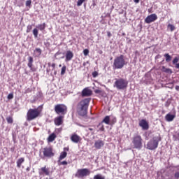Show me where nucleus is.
Here are the masks:
<instances>
[{
  "instance_id": "1",
  "label": "nucleus",
  "mask_w": 179,
  "mask_h": 179,
  "mask_svg": "<svg viewBox=\"0 0 179 179\" xmlns=\"http://www.w3.org/2000/svg\"><path fill=\"white\" fill-rule=\"evenodd\" d=\"M90 98H86L81 100L77 105V113L81 117H86L87 115V108L90 103Z\"/></svg>"
},
{
  "instance_id": "2",
  "label": "nucleus",
  "mask_w": 179,
  "mask_h": 179,
  "mask_svg": "<svg viewBox=\"0 0 179 179\" xmlns=\"http://www.w3.org/2000/svg\"><path fill=\"white\" fill-rule=\"evenodd\" d=\"M43 111V106H38L36 108H30L27 113V121H33L36 118H38Z\"/></svg>"
},
{
  "instance_id": "3",
  "label": "nucleus",
  "mask_w": 179,
  "mask_h": 179,
  "mask_svg": "<svg viewBox=\"0 0 179 179\" xmlns=\"http://www.w3.org/2000/svg\"><path fill=\"white\" fill-rule=\"evenodd\" d=\"M125 65H127L125 57L123 55H121L120 56H117L115 58L113 64V69H122Z\"/></svg>"
},
{
  "instance_id": "4",
  "label": "nucleus",
  "mask_w": 179,
  "mask_h": 179,
  "mask_svg": "<svg viewBox=\"0 0 179 179\" xmlns=\"http://www.w3.org/2000/svg\"><path fill=\"white\" fill-rule=\"evenodd\" d=\"M113 87H116L117 90H124L128 87V81L125 78L115 79Z\"/></svg>"
},
{
  "instance_id": "5",
  "label": "nucleus",
  "mask_w": 179,
  "mask_h": 179,
  "mask_svg": "<svg viewBox=\"0 0 179 179\" xmlns=\"http://www.w3.org/2000/svg\"><path fill=\"white\" fill-rule=\"evenodd\" d=\"M160 141H162L160 137H153L152 139L150 140V141L147 143V149L149 150H155V149H157Z\"/></svg>"
},
{
  "instance_id": "6",
  "label": "nucleus",
  "mask_w": 179,
  "mask_h": 179,
  "mask_svg": "<svg viewBox=\"0 0 179 179\" xmlns=\"http://www.w3.org/2000/svg\"><path fill=\"white\" fill-rule=\"evenodd\" d=\"M55 112L58 115L65 116L66 113H68V107L64 104H57L55 106Z\"/></svg>"
},
{
  "instance_id": "7",
  "label": "nucleus",
  "mask_w": 179,
  "mask_h": 179,
  "mask_svg": "<svg viewBox=\"0 0 179 179\" xmlns=\"http://www.w3.org/2000/svg\"><path fill=\"white\" fill-rule=\"evenodd\" d=\"M132 143L135 149H142V136L140 135L134 136Z\"/></svg>"
},
{
  "instance_id": "8",
  "label": "nucleus",
  "mask_w": 179,
  "mask_h": 179,
  "mask_svg": "<svg viewBox=\"0 0 179 179\" xmlns=\"http://www.w3.org/2000/svg\"><path fill=\"white\" fill-rule=\"evenodd\" d=\"M43 157H47L48 159H51V157H54L55 156V153L54 152V150L52 147H46L43 150Z\"/></svg>"
},
{
  "instance_id": "9",
  "label": "nucleus",
  "mask_w": 179,
  "mask_h": 179,
  "mask_svg": "<svg viewBox=\"0 0 179 179\" xmlns=\"http://www.w3.org/2000/svg\"><path fill=\"white\" fill-rule=\"evenodd\" d=\"M90 175V171L88 169H78L75 175L77 178H83V177H87Z\"/></svg>"
},
{
  "instance_id": "10",
  "label": "nucleus",
  "mask_w": 179,
  "mask_h": 179,
  "mask_svg": "<svg viewBox=\"0 0 179 179\" xmlns=\"http://www.w3.org/2000/svg\"><path fill=\"white\" fill-rule=\"evenodd\" d=\"M115 122H117V119L115 118L110 122V116H106L101 122L99 124V127H100L103 123L106 124V125H114Z\"/></svg>"
},
{
  "instance_id": "11",
  "label": "nucleus",
  "mask_w": 179,
  "mask_h": 179,
  "mask_svg": "<svg viewBox=\"0 0 179 179\" xmlns=\"http://www.w3.org/2000/svg\"><path fill=\"white\" fill-rule=\"evenodd\" d=\"M138 125L142 128L143 131H148L149 129V122L145 119L140 120Z\"/></svg>"
},
{
  "instance_id": "12",
  "label": "nucleus",
  "mask_w": 179,
  "mask_h": 179,
  "mask_svg": "<svg viewBox=\"0 0 179 179\" xmlns=\"http://www.w3.org/2000/svg\"><path fill=\"white\" fill-rule=\"evenodd\" d=\"M157 20V15L156 14H151L145 19V22L148 23V24L152 23V22H155Z\"/></svg>"
},
{
  "instance_id": "13",
  "label": "nucleus",
  "mask_w": 179,
  "mask_h": 179,
  "mask_svg": "<svg viewBox=\"0 0 179 179\" xmlns=\"http://www.w3.org/2000/svg\"><path fill=\"white\" fill-rule=\"evenodd\" d=\"M81 94L83 97H89L93 94V91L89 87H85L83 90Z\"/></svg>"
},
{
  "instance_id": "14",
  "label": "nucleus",
  "mask_w": 179,
  "mask_h": 179,
  "mask_svg": "<svg viewBox=\"0 0 179 179\" xmlns=\"http://www.w3.org/2000/svg\"><path fill=\"white\" fill-rule=\"evenodd\" d=\"M64 116H61V115L55 117L54 120L55 125H56V127H59L62 125L64 124Z\"/></svg>"
},
{
  "instance_id": "15",
  "label": "nucleus",
  "mask_w": 179,
  "mask_h": 179,
  "mask_svg": "<svg viewBox=\"0 0 179 179\" xmlns=\"http://www.w3.org/2000/svg\"><path fill=\"white\" fill-rule=\"evenodd\" d=\"M39 176H50V168L45 166L39 169Z\"/></svg>"
},
{
  "instance_id": "16",
  "label": "nucleus",
  "mask_w": 179,
  "mask_h": 179,
  "mask_svg": "<svg viewBox=\"0 0 179 179\" xmlns=\"http://www.w3.org/2000/svg\"><path fill=\"white\" fill-rule=\"evenodd\" d=\"M66 152H69V147H65L64 148V151L60 153V155L59 157V162H61V160H64L66 156H68V153Z\"/></svg>"
},
{
  "instance_id": "17",
  "label": "nucleus",
  "mask_w": 179,
  "mask_h": 179,
  "mask_svg": "<svg viewBox=\"0 0 179 179\" xmlns=\"http://www.w3.org/2000/svg\"><path fill=\"white\" fill-rule=\"evenodd\" d=\"M70 139H71V141L73 142V143H79V142H80V141H82V138H80V136H79L76 134H73L71 136Z\"/></svg>"
},
{
  "instance_id": "18",
  "label": "nucleus",
  "mask_w": 179,
  "mask_h": 179,
  "mask_svg": "<svg viewBox=\"0 0 179 179\" xmlns=\"http://www.w3.org/2000/svg\"><path fill=\"white\" fill-rule=\"evenodd\" d=\"M103 146H104V141L101 140H97L95 141L94 148H96V149H101Z\"/></svg>"
},
{
  "instance_id": "19",
  "label": "nucleus",
  "mask_w": 179,
  "mask_h": 179,
  "mask_svg": "<svg viewBox=\"0 0 179 179\" xmlns=\"http://www.w3.org/2000/svg\"><path fill=\"white\" fill-rule=\"evenodd\" d=\"M27 66H29V68H30V69L32 72H36V69L33 68V57H28Z\"/></svg>"
},
{
  "instance_id": "20",
  "label": "nucleus",
  "mask_w": 179,
  "mask_h": 179,
  "mask_svg": "<svg viewBox=\"0 0 179 179\" xmlns=\"http://www.w3.org/2000/svg\"><path fill=\"white\" fill-rule=\"evenodd\" d=\"M73 58V52L71 50H68L66 53V61H71Z\"/></svg>"
},
{
  "instance_id": "21",
  "label": "nucleus",
  "mask_w": 179,
  "mask_h": 179,
  "mask_svg": "<svg viewBox=\"0 0 179 179\" xmlns=\"http://www.w3.org/2000/svg\"><path fill=\"white\" fill-rule=\"evenodd\" d=\"M23 163H24V157H21V158L18 159L17 160V162H16L17 167L18 169H20V167H22V164H23Z\"/></svg>"
},
{
  "instance_id": "22",
  "label": "nucleus",
  "mask_w": 179,
  "mask_h": 179,
  "mask_svg": "<svg viewBox=\"0 0 179 179\" xmlns=\"http://www.w3.org/2000/svg\"><path fill=\"white\" fill-rule=\"evenodd\" d=\"M165 118L169 122H170L176 118V115L169 113L165 116Z\"/></svg>"
},
{
  "instance_id": "23",
  "label": "nucleus",
  "mask_w": 179,
  "mask_h": 179,
  "mask_svg": "<svg viewBox=\"0 0 179 179\" xmlns=\"http://www.w3.org/2000/svg\"><path fill=\"white\" fill-rule=\"evenodd\" d=\"M57 138V135L55 133L51 134L48 138V142H54L55 141V138Z\"/></svg>"
},
{
  "instance_id": "24",
  "label": "nucleus",
  "mask_w": 179,
  "mask_h": 179,
  "mask_svg": "<svg viewBox=\"0 0 179 179\" xmlns=\"http://www.w3.org/2000/svg\"><path fill=\"white\" fill-rule=\"evenodd\" d=\"M161 71L165 72V73H173V71L171 69H167L164 66H162Z\"/></svg>"
},
{
  "instance_id": "25",
  "label": "nucleus",
  "mask_w": 179,
  "mask_h": 179,
  "mask_svg": "<svg viewBox=\"0 0 179 179\" xmlns=\"http://www.w3.org/2000/svg\"><path fill=\"white\" fill-rule=\"evenodd\" d=\"M45 27H46L45 22H43V24H38L37 26V28L41 31H43V30H45Z\"/></svg>"
},
{
  "instance_id": "26",
  "label": "nucleus",
  "mask_w": 179,
  "mask_h": 179,
  "mask_svg": "<svg viewBox=\"0 0 179 179\" xmlns=\"http://www.w3.org/2000/svg\"><path fill=\"white\" fill-rule=\"evenodd\" d=\"M164 57L166 58V62H170L171 61L172 57L170 56L169 53H166Z\"/></svg>"
},
{
  "instance_id": "27",
  "label": "nucleus",
  "mask_w": 179,
  "mask_h": 179,
  "mask_svg": "<svg viewBox=\"0 0 179 179\" xmlns=\"http://www.w3.org/2000/svg\"><path fill=\"white\" fill-rule=\"evenodd\" d=\"M93 179H106V176H103L101 174L95 175Z\"/></svg>"
},
{
  "instance_id": "28",
  "label": "nucleus",
  "mask_w": 179,
  "mask_h": 179,
  "mask_svg": "<svg viewBox=\"0 0 179 179\" xmlns=\"http://www.w3.org/2000/svg\"><path fill=\"white\" fill-rule=\"evenodd\" d=\"M33 34H34L35 38H37V37H38V29H37V28L34 29Z\"/></svg>"
},
{
  "instance_id": "29",
  "label": "nucleus",
  "mask_w": 179,
  "mask_h": 179,
  "mask_svg": "<svg viewBox=\"0 0 179 179\" xmlns=\"http://www.w3.org/2000/svg\"><path fill=\"white\" fill-rule=\"evenodd\" d=\"M167 28L170 29L171 31H174L176 30V27L171 24H169Z\"/></svg>"
},
{
  "instance_id": "30",
  "label": "nucleus",
  "mask_w": 179,
  "mask_h": 179,
  "mask_svg": "<svg viewBox=\"0 0 179 179\" xmlns=\"http://www.w3.org/2000/svg\"><path fill=\"white\" fill-rule=\"evenodd\" d=\"M6 121L8 124H13V117L9 116L6 117Z\"/></svg>"
},
{
  "instance_id": "31",
  "label": "nucleus",
  "mask_w": 179,
  "mask_h": 179,
  "mask_svg": "<svg viewBox=\"0 0 179 179\" xmlns=\"http://www.w3.org/2000/svg\"><path fill=\"white\" fill-rule=\"evenodd\" d=\"M34 52L37 54L38 57H40V55H41L42 51L40 48H36Z\"/></svg>"
},
{
  "instance_id": "32",
  "label": "nucleus",
  "mask_w": 179,
  "mask_h": 179,
  "mask_svg": "<svg viewBox=\"0 0 179 179\" xmlns=\"http://www.w3.org/2000/svg\"><path fill=\"white\" fill-rule=\"evenodd\" d=\"M65 72H66V66H63L61 71V75H65Z\"/></svg>"
},
{
  "instance_id": "33",
  "label": "nucleus",
  "mask_w": 179,
  "mask_h": 179,
  "mask_svg": "<svg viewBox=\"0 0 179 179\" xmlns=\"http://www.w3.org/2000/svg\"><path fill=\"white\" fill-rule=\"evenodd\" d=\"M86 0H78L77 2V6H82V3L85 2Z\"/></svg>"
},
{
  "instance_id": "34",
  "label": "nucleus",
  "mask_w": 179,
  "mask_h": 179,
  "mask_svg": "<svg viewBox=\"0 0 179 179\" xmlns=\"http://www.w3.org/2000/svg\"><path fill=\"white\" fill-rule=\"evenodd\" d=\"M31 29H33V27L31 25H28L27 27V33H30V31H31Z\"/></svg>"
},
{
  "instance_id": "35",
  "label": "nucleus",
  "mask_w": 179,
  "mask_h": 179,
  "mask_svg": "<svg viewBox=\"0 0 179 179\" xmlns=\"http://www.w3.org/2000/svg\"><path fill=\"white\" fill-rule=\"evenodd\" d=\"M26 6L30 8L31 6V0H27L25 3Z\"/></svg>"
},
{
  "instance_id": "36",
  "label": "nucleus",
  "mask_w": 179,
  "mask_h": 179,
  "mask_svg": "<svg viewBox=\"0 0 179 179\" xmlns=\"http://www.w3.org/2000/svg\"><path fill=\"white\" fill-rule=\"evenodd\" d=\"M68 165V162L66 161H63L59 163V166H67Z\"/></svg>"
},
{
  "instance_id": "37",
  "label": "nucleus",
  "mask_w": 179,
  "mask_h": 179,
  "mask_svg": "<svg viewBox=\"0 0 179 179\" xmlns=\"http://www.w3.org/2000/svg\"><path fill=\"white\" fill-rule=\"evenodd\" d=\"M92 76L93 78H97V76H99V73L97 71L92 72Z\"/></svg>"
},
{
  "instance_id": "38",
  "label": "nucleus",
  "mask_w": 179,
  "mask_h": 179,
  "mask_svg": "<svg viewBox=\"0 0 179 179\" xmlns=\"http://www.w3.org/2000/svg\"><path fill=\"white\" fill-rule=\"evenodd\" d=\"M83 54L85 57H87V55H89V50L87 49H85L83 50Z\"/></svg>"
},
{
  "instance_id": "39",
  "label": "nucleus",
  "mask_w": 179,
  "mask_h": 179,
  "mask_svg": "<svg viewBox=\"0 0 179 179\" xmlns=\"http://www.w3.org/2000/svg\"><path fill=\"white\" fill-rule=\"evenodd\" d=\"M7 99H8V100H12V99H13V94H9L8 95V96H7Z\"/></svg>"
},
{
  "instance_id": "40",
  "label": "nucleus",
  "mask_w": 179,
  "mask_h": 179,
  "mask_svg": "<svg viewBox=\"0 0 179 179\" xmlns=\"http://www.w3.org/2000/svg\"><path fill=\"white\" fill-rule=\"evenodd\" d=\"M103 92L100 90H94V93H96V94H101Z\"/></svg>"
},
{
  "instance_id": "41",
  "label": "nucleus",
  "mask_w": 179,
  "mask_h": 179,
  "mask_svg": "<svg viewBox=\"0 0 179 179\" xmlns=\"http://www.w3.org/2000/svg\"><path fill=\"white\" fill-rule=\"evenodd\" d=\"M178 62V57H175L173 60V64H176Z\"/></svg>"
},
{
  "instance_id": "42",
  "label": "nucleus",
  "mask_w": 179,
  "mask_h": 179,
  "mask_svg": "<svg viewBox=\"0 0 179 179\" xmlns=\"http://www.w3.org/2000/svg\"><path fill=\"white\" fill-rule=\"evenodd\" d=\"M25 94L27 93H31V90L30 88H27L25 92H24Z\"/></svg>"
},
{
  "instance_id": "43",
  "label": "nucleus",
  "mask_w": 179,
  "mask_h": 179,
  "mask_svg": "<svg viewBox=\"0 0 179 179\" xmlns=\"http://www.w3.org/2000/svg\"><path fill=\"white\" fill-rule=\"evenodd\" d=\"M174 177L175 178H179V171L175 173Z\"/></svg>"
},
{
  "instance_id": "44",
  "label": "nucleus",
  "mask_w": 179,
  "mask_h": 179,
  "mask_svg": "<svg viewBox=\"0 0 179 179\" xmlns=\"http://www.w3.org/2000/svg\"><path fill=\"white\" fill-rule=\"evenodd\" d=\"M101 127L99 128V131H103L105 129H104V125H103V124H101Z\"/></svg>"
},
{
  "instance_id": "45",
  "label": "nucleus",
  "mask_w": 179,
  "mask_h": 179,
  "mask_svg": "<svg viewBox=\"0 0 179 179\" xmlns=\"http://www.w3.org/2000/svg\"><path fill=\"white\" fill-rule=\"evenodd\" d=\"M107 36H108V37H111V32H110V31H107Z\"/></svg>"
},
{
  "instance_id": "46",
  "label": "nucleus",
  "mask_w": 179,
  "mask_h": 179,
  "mask_svg": "<svg viewBox=\"0 0 179 179\" xmlns=\"http://www.w3.org/2000/svg\"><path fill=\"white\" fill-rule=\"evenodd\" d=\"M55 57H57V55H61V52H57L55 53Z\"/></svg>"
},
{
  "instance_id": "47",
  "label": "nucleus",
  "mask_w": 179,
  "mask_h": 179,
  "mask_svg": "<svg viewBox=\"0 0 179 179\" xmlns=\"http://www.w3.org/2000/svg\"><path fill=\"white\" fill-rule=\"evenodd\" d=\"M52 68H53V69H55V63L52 64Z\"/></svg>"
},
{
  "instance_id": "48",
  "label": "nucleus",
  "mask_w": 179,
  "mask_h": 179,
  "mask_svg": "<svg viewBox=\"0 0 179 179\" xmlns=\"http://www.w3.org/2000/svg\"><path fill=\"white\" fill-rule=\"evenodd\" d=\"M176 90H177V92L179 91V85H176Z\"/></svg>"
},
{
  "instance_id": "49",
  "label": "nucleus",
  "mask_w": 179,
  "mask_h": 179,
  "mask_svg": "<svg viewBox=\"0 0 179 179\" xmlns=\"http://www.w3.org/2000/svg\"><path fill=\"white\" fill-rule=\"evenodd\" d=\"M176 68L177 69H179V63L176 64Z\"/></svg>"
},
{
  "instance_id": "50",
  "label": "nucleus",
  "mask_w": 179,
  "mask_h": 179,
  "mask_svg": "<svg viewBox=\"0 0 179 179\" xmlns=\"http://www.w3.org/2000/svg\"><path fill=\"white\" fill-rule=\"evenodd\" d=\"M135 3H139V0H134Z\"/></svg>"
},
{
  "instance_id": "51",
  "label": "nucleus",
  "mask_w": 179,
  "mask_h": 179,
  "mask_svg": "<svg viewBox=\"0 0 179 179\" xmlns=\"http://www.w3.org/2000/svg\"><path fill=\"white\" fill-rule=\"evenodd\" d=\"M26 170H27V171H30V168L27 167Z\"/></svg>"
},
{
  "instance_id": "52",
  "label": "nucleus",
  "mask_w": 179,
  "mask_h": 179,
  "mask_svg": "<svg viewBox=\"0 0 179 179\" xmlns=\"http://www.w3.org/2000/svg\"><path fill=\"white\" fill-rule=\"evenodd\" d=\"M89 131H93V128H89Z\"/></svg>"
},
{
  "instance_id": "53",
  "label": "nucleus",
  "mask_w": 179,
  "mask_h": 179,
  "mask_svg": "<svg viewBox=\"0 0 179 179\" xmlns=\"http://www.w3.org/2000/svg\"><path fill=\"white\" fill-rule=\"evenodd\" d=\"M61 66H62V64H59V67L61 68Z\"/></svg>"
},
{
  "instance_id": "54",
  "label": "nucleus",
  "mask_w": 179,
  "mask_h": 179,
  "mask_svg": "<svg viewBox=\"0 0 179 179\" xmlns=\"http://www.w3.org/2000/svg\"><path fill=\"white\" fill-rule=\"evenodd\" d=\"M48 65H51V63H48Z\"/></svg>"
},
{
  "instance_id": "55",
  "label": "nucleus",
  "mask_w": 179,
  "mask_h": 179,
  "mask_svg": "<svg viewBox=\"0 0 179 179\" xmlns=\"http://www.w3.org/2000/svg\"><path fill=\"white\" fill-rule=\"evenodd\" d=\"M94 5H96V3H94Z\"/></svg>"
},
{
  "instance_id": "56",
  "label": "nucleus",
  "mask_w": 179,
  "mask_h": 179,
  "mask_svg": "<svg viewBox=\"0 0 179 179\" xmlns=\"http://www.w3.org/2000/svg\"><path fill=\"white\" fill-rule=\"evenodd\" d=\"M0 67H1V62H0Z\"/></svg>"
}]
</instances>
